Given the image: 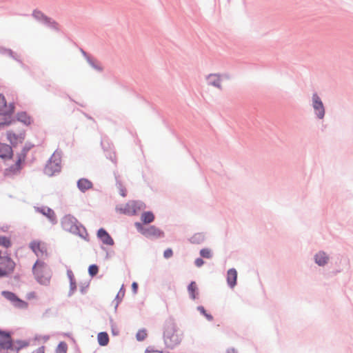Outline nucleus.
<instances>
[{
	"label": "nucleus",
	"mask_w": 353,
	"mask_h": 353,
	"mask_svg": "<svg viewBox=\"0 0 353 353\" xmlns=\"http://www.w3.org/2000/svg\"><path fill=\"white\" fill-rule=\"evenodd\" d=\"M200 254L202 257L206 258V259H210L212 257L211 250L208 248L202 249L200 251Z\"/></svg>",
	"instance_id": "nucleus-28"
},
{
	"label": "nucleus",
	"mask_w": 353,
	"mask_h": 353,
	"mask_svg": "<svg viewBox=\"0 0 353 353\" xmlns=\"http://www.w3.org/2000/svg\"><path fill=\"white\" fill-rule=\"evenodd\" d=\"M132 292L134 294H137V290H138V284L136 282H133L132 284Z\"/></svg>",
	"instance_id": "nucleus-38"
},
{
	"label": "nucleus",
	"mask_w": 353,
	"mask_h": 353,
	"mask_svg": "<svg viewBox=\"0 0 353 353\" xmlns=\"http://www.w3.org/2000/svg\"><path fill=\"white\" fill-rule=\"evenodd\" d=\"M46 211H47L46 212H43V213L44 214H46L50 219H53L54 218V212L52 210L49 209V208H48L46 210Z\"/></svg>",
	"instance_id": "nucleus-33"
},
{
	"label": "nucleus",
	"mask_w": 353,
	"mask_h": 353,
	"mask_svg": "<svg viewBox=\"0 0 353 353\" xmlns=\"http://www.w3.org/2000/svg\"><path fill=\"white\" fill-rule=\"evenodd\" d=\"M8 140L11 144L15 145L23 142L25 138V132H21L18 134L9 131L7 133Z\"/></svg>",
	"instance_id": "nucleus-11"
},
{
	"label": "nucleus",
	"mask_w": 353,
	"mask_h": 353,
	"mask_svg": "<svg viewBox=\"0 0 353 353\" xmlns=\"http://www.w3.org/2000/svg\"><path fill=\"white\" fill-rule=\"evenodd\" d=\"M142 234L147 237H162L164 235L163 232L157 228L154 225H151L147 228H145Z\"/></svg>",
	"instance_id": "nucleus-12"
},
{
	"label": "nucleus",
	"mask_w": 353,
	"mask_h": 353,
	"mask_svg": "<svg viewBox=\"0 0 353 353\" xmlns=\"http://www.w3.org/2000/svg\"><path fill=\"white\" fill-rule=\"evenodd\" d=\"M62 154L60 151L56 150L51 156L45 168V172L48 175H52L61 170Z\"/></svg>",
	"instance_id": "nucleus-4"
},
{
	"label": "nucleus",
	"mask_w": 353,
	"mask_h": 353,
	"mask_svg": "<svg viewBox=\"0 0 353 353\" xmlns=\"http://www.w3.org/2000/svg\"><path fill=\"white\" fill-rule=\"evenodd\" d=\"M164 342L168 349H173L181 342L180 336L174 326H169L164 332Z\"/></svg>",
	"instance_id": "nucleus-3"
},
{
	"label": "nucleus",
	"mask_w": 353,
	"mask_h": 353,
	"mask_svg": "<svg viewBox=\"0 0 353 353\" xmlns=\"http://www.w3.org/2000/svg\"><path fill=\"white\" fill-rule=\"evenodd\" d=\"M24 161V159L19 157L14 165L10 167V170L13 172L19 171L21 168V164Z\"/></svg>",
	"instance_id": "nucleus-23"
},
{
	"label": "nucleus",
	"mask_w": 353,
	"mask_h": 353,
	"mask_svg": "<svg viewBox=\"0 0 353 353\" xmlns=\"http://www.w3.org/2000/svg\"><path fill=\"white\" fill-rule=\"evenodd\" d=\"M198 310L201 313L203 314V315L205 316V317L207 318L208 320L209 321H212L213 319V317L212 315L210 314H208L206 313V311L205 310L204 307H202V306H200V307H198Z\"/></svg>",
	"instance_id": "nucleus-30"
},
{
	"label": "nucleus",
	"mask_w": 353,
	"mask_h": 353,
	"mask_svg": "<svg viewBox=\"0 0 353 353\" xmlns=\"http://www.w3.org/2000/svg\"><path fill=\"white\" fill-rule=\"evenodd\" d=\"M45 352V347L41 345L37 349H35L32 353H44Z\"/></svg>",
	"instance_id": "nucleus-37"
},
{
	"label": "nucleus",
	"mask_w": 353,
	"mask_h": 353,
	"mask_svg": "<svg viewBox=\"0 0 353 353\" xmlns=\"http://www.w3.org/2000/svg\"><path fill=\"white\" fill-rule=\"evenodd\" d=\"M197 290L196 284L194 281L190 283L188 286V292L190 294L192 299H194L196 298V291Z\"/></svg>",
	"instance_id": "nucleus-24"
},
{
	"label": "nucleus",
	"mask_w": 353,
	"mask_h": 353,
	"mask_svg": "<svg viewBox=\"0 0 353 353\" xmlns=\"http://www.w3.org/2000/svg\"><path fill=\"white\" fill-rule=\"evenodd\" d=\"M172 255H173V252H172V249H170V248L166 249L163 252V256L165 259H169V258L172 257Z\"/></svg>",
	"instance_id": "nucleus-32"
},
{
	"label": "nucleus",
	"mask_w": 353,
	"mask_h": 353,
	"mask_svg": "<svg viewBox=\"0 0 353 353\" xmlns=\"http://www.w3.org/2000/svg\"><path fill=\"white\" fill-rule=\"evenodd\" d=\"M10 124L11 120L9 118H6L3 121H0V128L6 125H9Z\"/></svg>",
	"instance_id": "nucleus-34"
},
{
	"label": "nucleus",
	"mask_w": 353,
	"mask_h": 353,
	"mask_svg": "<svg viewBox=\"0 0 353 353\" xmlns=\"http://www.w3.org/2000/svg\"><path fill=\"white\" fill-rule=\"evenodd\" d=\"M32 272L39 283L43 285L50 284L52 272L46 263L37 260L33 265Z\"/></svg>",
	"instance_id": "nucleus-2"
},
{
	"label": "nucleus",
	"mask_w": 353,
	"mask_h": 353,
	"mask_svg": "<svg viewBox=\"0 0 353 353\" xmlns=\"http://www.w3.org/2000/svg\"><path fill=\"white\" fill-rule=\"evenodd\" d=\"M25 342L17 341L13 343L10 334L8 332L0 331V352L1 353H18V351L26 347Z\"/></svg>",
	"instance_id": "nucleus-1"
},
{
	"label": "nucleus",
	"mask_w": 353,
	"mask_h": 353,
	"mask_svg": "<svg viewBox=\"0 0 353 353\" xmlns=\"http://www.w3.org/2000/svg\"><path fill=\"white\" fill-rule=\"evenodd\" d=\"M68 345L65 342H61L57 348V353H67Z\"/></svg>",
	"instance_id": "nucleus-26"
},
{
	"label": "nucleus",
	"mask_w": 353,
	"mask_h": 353,
	"mask_svg": "<svg viewBox=\"0 0 353 353\" xmlns=\"http://www.w3.org/2000/svg\"><path fill=\"white\" fill-rule=\"evenodd\" d=\"M99 272L98 266L96 265H91L88 268V272L91 276H94L97 274Z\"/></svg>",
	"instance_id": "nucleus-29"
},
{
	"label": "nucleus",
	"mask_w": 353,
	"mask_h": 353,
	"mask_svg": "<svg viewBox=\"0 0 353 353\" xmlns=\"http://www.w3.org/2000/svg\"><path fill=\"white\" fill-rule=\"evenodd\" d=\"M68 274H69V277H70V288H71V290L72 291H74L76 289V288H77L76 283L74 281L73 275H72V272H69Z\"/></svg>",
	"instance_id": "nucleus-31"
},
{
	"label": "nucleus",
	"mask_w": 353,
	"mask_h": 353,
	"mask_svg": "<svg viewBox=\"0 0 353 353\" xmlns=\"http://www.w3.org/2000/svg\"><path fill=\"white\" fill-rule=\"evenodd\" d=\"M97 236L104 244L108 245H112L114 244L113 239L103 228H101L98 230Z\"/></svg>",
	"instance_id": "nucleus-13"
},
{
	"label": "nucleus",
	"mask_w": 353,
	"mask_h": 353,
	"mask_svg": "<svg viewBox=\"0 0 353 353\" xmlns=\"http://www.w3.org/2000/svg\"><path fill=\"white\" fill-rule=\"evenodd\" d=\"M227 353H236V350L234 348H230L227 350Z\"/></svg>",
	"instance_id": "nucleus-43"
},
{
	"label": "nucleus",
	"mask_w": 353,
	"mask_h": 353,
	"mask_svg": "<svg viewBox=\"0 0 353 353\" xmlns=\"http://www.w3.org/2000/svg\"><path fill=\"white\" fill-rule=\"evenodd\" d=\"M30 248L38 257H43L48 254L46 245L41 241H32L30 243Z\"/></svg>",
	"instance_id": "nucleus-6"
},
{
	"label": "nucleus",
	"mask_w": 353,
	"mask_h": 353,
	"mask_svg": "<svg viewBox=\"0 0 353 353\" xmlns=\"http://www.w3.org/2000/svg\"><path fill=\"white\" fill-rule=\"evenodd\" d=\"M328 261V256L325 252H319L315 255V261L319 265H324Z\"/></svg>",
	"instance_id": "nucleus-19"
},
{
	"label": "nucleus",
	"mask_w": 353,
	"mask_h": 353,
	"mask_svg": "<svg viewBox=\"0 0 353 353\" xmlns=\"http://www.w3.org/2000/svg\"><path fill=\"white\" fill-rule=\"evenodd\" d=\"M135 226L137 228V230L142 234V232L145 229L143 228L141 223H135Z\"/></svg>",
	"instance_id": "nucleus-40"
},
{
	"label": "nucleus",
	"mask_w": 353,
	"mask_h": 353,
	"mask_svg": "<svg viewBox=\"0 0 353 353\" xmlns=\"http://www.w3.org/2000/svg\"><path fill=\"white\" fill-rule=\"evenodd\" d=\"M203 263H204V262L202 259L199 258L195 260V264L197 267L202 266Z\"/></svg>",
	"instance_id": "nucleus-39"
},
{
	"label": "nucleus",
	"mask_w": 353,
	"mask_h": 353,
	"mask_svg": "<svg viewBox=\"0 0 353 353\" xmlns=\"http://www.w3.org/2000/svg\"><path fill=\"white\" fill-rule=\"evenodd\" d=\"M37 294L34 292H30L28 293L26 295V298L28 300L34 299H37Z\"/></svg>",
	"instance_id": "nucleus-36"
},
{
	"label": "nucleus",
	"mask_w": 353,
	"mask_h": 353,
	"mask_svg": "<svg viewBox=\"0 0 353 353\" xmlns=\"http://www.w3.org/2000/svg\"><path fill=\"white\" fill-rule=\"evenodd\" d=\"M124 294H125V290L123 289V286H122L120 291L119 292L118 296L121 295L122 296H123Z\"/></svg>",
	"instance_id": "nucleus-42"
},
{
	"label": "nucleus",
	"mask_w": 353,
	"mask_h": 353,
	"mask_svg": "<svg viewBox=\"0 0 353 353\" xmlns=\"http://www.w3.org/2000/svg\"><path fill=\"white\" fill-rule=\"evenodd\" d=\"M237 272L235 269L232 268L228 271L227 282L230 288H234L236 284Z\"/></svg>",
	"instance_id": "nucleus-15"
},
{
	"label": "nucleus",
	"mask_w": 353,
	"mask_h": 353,
	"mask_svg": "<svg viewBox=\"0 0 353 353\" xmlns=\"http://www.w3.org/2000/svg\"><path fill=\"white\" fill-rule=\"evenodd\" d=\"M119 193L122 196H126V190L121 186L120 190H119Z\"/></svg>",
	"instance_id": "nucleus-41"
},
{
	"label": "nucleus",
	"mask_w": 353,
	"mask_h": 353,
	"mask_svg": "<svg viewBox=\"0 0 353 353\" xmlns=\"http://www.w3.org/2000/svg\"><path fill=\"white\" fill-rule=\"evenodd\" d=\"M17 119L27 125H30L33 121L32 119L23 112L17 114Z\"/></svg>",
	"instance_id": "nucleus-17"
},
{
	"label": "nucleus",
	"mask_w": 353,
	"mask_h": 353,
	"mask_svg": "<svg viewBox=\"0 0 353 353\" xmlns=\"http://www.w3.org/2000/svg\"><path fill=\"white\" fill-rule=\"evenodd\" d=\"M312 100L313 108L316 112L317 117L319 119H323L325 115V109L322 101H321L319 97L316 94H313Z\"/></svg>",
	"instance_id": "nucleus-8"
},
{
	"label": "nucleus",
	"mask_w": 353,
	"mask_h": 353,
	"mask_svg": "<svg viewBox=\"0 0 353 353\" xmlns=\"http://www.w3.org/2000/svg\"><path fill=\"white\" fill-rule=\"evenodd\" d=\"M147 336V332L145 330H139L137 333V339L139 341H143Z\"/></svg>",
	"instance_id": "nucleus-27"
},
{
	"label": "nucleus",
	"mask_w": 353,
	"mask_h": 353,
	"mask_svg": "<svg viewBox=\"0 0 353 353\" xmlns=\"http://www.w3.org/2000/svg\"><path fill=\"white\" fill-rule=\"evenodd\" d=\"M14 112V105L7 104L5 97L0 94V114L3 115L11 114Z\"/></svg>",
	"instance_id": "nucleus-10"
},
{
	"label": "nucleus",
	"mask_w": 353,
	"mask_h": 353,
	"mask_svg": "<svg viewBox=\"0 0 353 353\" xmlns=\"http://www.w3.org/2000/svg\"><path fill=\"white\" fill-rule=\"evenodd\" d=\"M12 245L10 240L6 236H0V245L4 248H9Z\"/></svg>",
	"instance_id": "nucleus-25"
},
{
	"label": "nucleus",
	"mask_w": 353,
	"mask_h": 353,
	"mask_svg": "<svg viewBox=\"0 0 353 353\" xmlns=\"http://www.w3.org/2000/svg\"><path fill=\"white\" fill-rule=\"evenodd\" d=\"M98 342L101 345L105 346L109 342V337L106 332H100L97 336Z\"/></svg>",
	"instance_id": "nucleus-21"
},
{
	"label": "nucleus",
	"mask_w": 353,
	"mask_h": 353,
	"mask_svg": "<svg viewBox=\"0 0 353 353\" xmlns=\"http://www.w3.org/2000/svg\"><path fill=\"white\" fill-rule=\"evenodd\" d=\"M207 80L208 85L221 88V78L219 75L211 74L208 77Z\"/></svg>",
	"instance_id": "nucleus-16"
},
{
	"label": "nucleus",
	"mask_w": 353,
	"mask_h": 353,
	"mask_svg": "<svg viewBox=\"0 0 353 353\" xmlns=\"http://www.w3.org/2000/svg\"><path fill=\"white\" fill-rule=\"evenodd\" d=\"M2 295L8 300H9L10 302L12 303V304L19 308H27L28 307V303L19 299L15 294L11 292L8 291H3L2 292Z\"/></svg>",
	"instance_id": "nucleus-7"
},
{
	"label": "nucleus",
	"mask_w": 353,
	"mask_h": 353,
	"mask_svg": "<svg viewBox=\"0 0 353 353\" xmlns=\"http://www.w3.org/2000/svg\"><path fill=\"white\" fill-rule=\"evenodd\" d=\"M141 219L143 223H150L154 220V215L152 212H145L141 214Z\"/></svg>",
	"instance_id": "nucleus-20"
},
{
	"label": "nucleus",
	"mask_w": 353,
	"mask_h": 353,
	"mask_svg": "<svg viewBox=\"0 0 353 353\" xmlns=\"http://www.w3.org/2000/svg\"><path fill=\"white\" fill-rule=\"evenodd\" d=\"M90 64L95 69L98 70L99 71H101L103 70V68L101 65L95 63L93 61H89Z\"/></svg>",
	"instance_id": "nucleus-35"
},
{
	"label": "nucleus",
	"mask_w": 353,
	"mask_h": 353,
	"mask_svg": "<svg viewBox=\"0 0 353 353\" xmlns=\"http://www.w3.org/2000/svg\"><path fill=\"white\" fill-rule=\"evenodd\" d=\"M139 210H140V207L136 201H130L123 208L121 207L118 208L120 212L129 215L137 214Z\"/></svg>",
	"instance_id": "nucleus-9"
},
{
	"label": "nucleus",
	"mask_w": 353,
	"mask_h": 353,
	"mask_svg": "<svg viewBox=\"0 0 353 353\" xmlns=\"http://www.w3.org/2000/svg\"><path fill=\"white\" fill-rule=\"evenodd\" d=\"M78 188L83 192L92 188V183L86 179H81L77 183Z\"/></svg>",
	"instance_id": "nucleus-18"
},
{
	"label": "nucleus",
	"mask_w": 353,
	"mask_h": 353,
	"mask_svg": "<svg viewBox=\"0 0 353 353\" xmlns=\"http://www.w3.org/2000/svg\"><path fill=\"white\" fill-rule=\"evenodd\" d=\"M33 17L37 19L43 21L45 22H49V19L45 16L41 11L34 10L32 13Z\"/></svg>",
	"instance_id": "nucleus-22"
},
{
	"label": "nucleus",
	"mask_w": 353,
	"mask_h": 353,
	"mask_svg": "<svg viewBox=\"0 0 353 353\" xmlns=\"http://www.w3.org/2000/svg\"><path fill=\"white\" fill-rule=\"evenodd\" d=\"M15 263L8 256L0 257V276H5L14 270Z\"/></svg>",
	"instance_id": "nucleus-5"
},
{
	"label": "nucleus",
	"mask_w": 353,
	"mask_h": 353,
	"mask_svg": "<svg viewBox=\"0 0 353 353\" xmlns=\"http://www.w3.org/2000/svg\"><path fill=\"white\" fill-rule=\"evenodd\" d=\"M12 148L6 143H0V157L2 159H10L12 157Z\"/></svg>",
	"instance_id": "nucleus-14"
}]
</instances>
